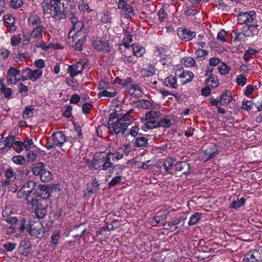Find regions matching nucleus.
Masks as SVG:
<instances>
[{
  "label": "nucleus",
  "mask_w": 262,
  "mask_h": 262,
  "mask_svg": "<svg viewBox=\"0 0 262 262\" xmlns=\"http://www.w3.org/2000/svg\"><path fill=\"white\" fill-rule=\"evenodd\" d=\"M28 24L30 26L40 25L41 19L39 16L35 14H32L28 17Z\"/></svg>",
  "instance_id": "36"
},
{
  "label": "nucleus",
  "mask_w": 262,
  "mask_h": 262,
  "mask_svg": "<svg viewBox=\"0 0 262 262\" xmlns=\"http://www.w3.org/2000/svg\"><path fill=\"white\" fill-rule=\"evenodd\" d=\"M87 61L83 59L76 62L75 64L70 66L68 69V73L70 76L74 77L81 73Z\"/></svg>",
  "instance_id": "10"
},
{
  "label": "nucleus",
  "mask_w": 262,
  "mask_h": 262,
  "mask_svg": "<svg viewBox=\"0 0 262 262\" xmlns=\"http://www.w3.org/2000/svg\"><path fill=\"white\" fill-rule=\"evenodd\" d=\"M245 200L244 198L237 199V200L233 201L230 204V206L232 208L237 209L244 205L245 203Z\"/></svg>",
  "instance_id": "47"
},
{
  "label": "nucleus",
  "mask_w": 262,
  "mask_h": 262,
  "mask_svg": "<svg viewBox=\"0 0 262 262\" xmlns=\"http://www.w3.org/2000/svg\"><path fill=\"white\" fill-rule=\"evenodd\" d=\"M181 63L186 67H192L195 64V61L192 57H185L181 60Z\"/></svg>",
  "instance_id": "38"
},
{
  "label": "nucleus",
  "mask_w": 262,
  "mask_h": 262,
  "mask_svg": "<svg viewBox=\"0 0 262 262\" xmlns=\"http://www.w3.org/2000/svg\"><path fill=\"white\" fill-rule=\"evenodd\" d=\"M227 33L224 30H222L220 31L217 35V39L221 41L222 42H224L226 40Z\"/></svg>",
  "instance_id": "60"
},
{
  "label": "nucleus",
  "mask_w": 262,
  "mask_h": 262,
  "mask_svg": "<svg viewBox=\"0 0 262 262\" xmlns=\"http://www.w3.org/2000/svg\"><path fill=\"white\" fill-rule=\"evenodd\" d=\"M15 141L13 136H9L5 140H0V154L8 151L13 146Z\"/></svg>",
  "instance_id": "15"
},
{
  "label": "nucleus",
  "mask_w": 262,
  "mask_h": 262,
  "mask_svg": "<svg viewBox=\"0 0 262 262\" xmlns=\"http://www.w3.org/2000/svg\"><path fill=\"white\" fill-rule=\"evenodd\" d=\"M12 161L16 164L23 165L25 162V159L21 156H15L12 158Z\"/></svg>",
  "instance_id": "58"
},
{
  "label": "nucleus",
  "mask_w": 262,
  "mask_h": 262,
  "mask_svg": "<svg viewBox=\"0 0 262 262\" xmlns=\"http://www.w3.org/2000/svg\"><path fill=\"white\" fill-rule=\"evenodd\" d=\"M21 40V34L14 35L11 38L10 43L12 46L16 47L19 44Z\"/></svg>",
  "instance_id": "49"
},
{
  "label": "nucleus",
  "mask_w": 262,
  "mask_h": 262,
  "mask_svg": "<svg viewBox=\"0 0 262 262\" xmlns=\"http://www.w3.org/2000/svg\"><path fill=\"white\" fill-rule=\"evenodd\" d=\"M160 113L157 111H150L146 114V120L152 121H159V118Z\"/></svg>",
  "instance_id": "40"
},
{
  "label": "nucleus",
  "mask_w": 262,
  "mask_h": 262,
  "mask_svg": "<svg viewBox=\"0 0 262 262\" xmlns=\"http://www.w3.org/2000/svg\"><path fill=\"white\" fill-rule=\"evenodd\" d=\"M36 193L38 196L43 199H48L50 195V188L45 185H38Z\"/></svg>",
  "instance_id": "22"
},
{
  "label": "nucleus",
  "mask_w": 262,
  "mask_h": 262,
  "mask_svg": "<svg viewBox=\"0 0 262 262\" xmlns=\"http://www.w3.org/2000/svg\"><path fill=\"white\" fill-rule=\"evenodd\" d=\"M1 92L7 99L10 98L12 94V90L9 88L6 87V85H3V88H1Z\"/></svg>",
  "instance_id": "52"
},
{
  "label": "nucleus",
  "mask_w": 262,
  "mask_h": 262,
  "mask_svg": "<svg viewBox=\"0 0 262 262\" xmlns=\"http://www.w3.org/2000/svg\"><path fill=\"white\" fill-rule=\"evenodd\" d=\"M259 253L256 250H250L247 253L245 256L243 260L246 262H255L258 260Z\"/></svg>",
  "instance_id": "24"
},
{
  "label": "nucleus",
  "mask_w": 262,
  "mask_h": 262,
  "mask_svg": "<svg viewBox=\"0 0 262 262\" xmlns=\"http://www.w3.org/2000/svg\"><path fill=\"white\" fill-rule=\"evenodd\" d=\"M236 82L239 85L244 86L246 84L247 78L244 75L240 74L237 76L236 78Z\"/></svg>",
  "instance_id": "55"
},
{
  "label": "nucleus",
  "mask_w": 262,
  "mask_h": 262,
  "mask_svg": "<svg viewBox=\"0 0 262 262\" xmlns=\"http://www.w3.org/2000/svg\"><path fill=\"white\" fill-rule=\"evenodd\" d=\"M34 45L36 47L41 48L42 50L44 51H47L50 49V43L47 44L43 41L42 39L39 42H36V43H34Z\"/></svg>",
  "instance_id": "57"
},
{
  "label": "nucleus",
  "mask_w": 262,
  "mask_h": 262,
  "mask_svg": "<svg viewBox=\"0 0 262 262\" xmlns=\"http://www.w3.org/2000/svg\"><path fill=\"white\" fill-rule=\"evenodd\" d=\"M171 125V121L170 119L165 117L160 120L159 121V126L164 128H169Z\"/></svg>",
  "instance_id": "53"
},
{
  "label": "nucleus",
  "mask_w": 262,
  "mask_h": 262,
  "mask_svg": "<svg viewBox=\"0 0 262 262\" xmlns=\"http://www.w3.org/2000/svg\"><path fill=\"white\" fill-rule=\"evenodd\" d=\"M34 192L31 195L24 198V203L27 205L31 206L33 209L37 208L41 204L40 200L37 199V196L34 195Z\"/></svg>",
  "instance_id": "17"
},
{
  "label": "nucleus",
  "mask_w": 262,
  "mask_h": 262,
  "mask_svg": "<svg viewBox=\"0 0 262 262\" xmlns=\"http://www.w3.org/2000/svg\"><path fill=\"white\" fill-rule=\"evenodd\" d=\"M138 105L143 109H150L152 107V103L147 100H141L139 102Z\"/></svg>",
  "instance_id": "48"
},
{
  "label": "nucleus",
  "mask_w": 262,
  "mask_h": 262,
  "mask_svg": "<svg viewBox=\"0 0 262 262\" xmlns=\"http://www.w3.org/2000/svg\"><path fill=\"white\" fill-rule=\"evenodd\" d=\"M35 187L36 183L35 181H27L18 191L17 197L21 199L32 194L31 193Z\"/></svg>",
  "instance_id": "9"
},
{
  "label": "nucleus",
  "mask_w": 262,
  "mask_h": 262,
  "mask_svg": "<svg viewBox=\"0 0 262 262\" xmlns=\"http://www.w3.org/2000/svg\"><path fill=\"white\" fill-rule=\"evenodd\" d=\"M118 9H121L126 18H131L135 15L134 9L132 6L127 4V0H119Z\"/></svg>",
  "instance_id": "13"
},
{
  "label": "nucleus",
  "mask_w": 262,
  "mask_h": 262,
  "mask_svg": "<svg viewBox=\"0 0 262 262\" xmlns=\"http://www.w3.org/2000/svg\"><path fill=\"white\" fill-rule=\"evenodd\" d=\"M258 53V51L252 48H249L247 50L244 55L243 59L245 61H248L251 57V56Z\"/></svg>",
  "instance_id": "42"
},
{
  "label": "nucleus",
  "mask_w": 262,
  "mask_h": 262,
  "mask_svg": "<svg viewBox=\"0 0 262 262\" xmlns=\"http://www.w3.org/2000/svg\"><path fill=\"white\" fill-rule=\"evenodd\" d=\"M232 100L231 92L226 91L220 97V103L222 105H227Z\"/></svg>",
  "instance_id": "26"
},
{
  "label": "nucleus",
  "mask_w": 262,
  "mask_h": 262,
  "mask_svg": "<svg viewBox=\"0 0 262 262\" xmlns=\"http://www.w3.org/2000/svg\"><path fill=\"white\" fill-rule=\"evenodd\" d=\"M176 75L180 78V82L182 84L190 82L194 77V74L192 72L185 71L183 69H177L176 71Z\"/></svg>",
  "instance_id": "12"
},
{
  "label": "nucleus",
  "mask_w": 262,
  "mask_h": 262,
  "mask_svg": "<svg viewBox=\"0 0 262 262\" xmlns=\"http://www.w3.org/2000/svg\"><path fill=\"white\" fill-rule=\"evenodd\" d=\"M34 65L37 69L42 70L45 67V63L43 59H38L34 61Z\"/></svg>",
  "instance_id": "62"
},
{
  "label": "nucleus",
  "mask_w": 262,
  "mask_h": 262,
  "mask_svg": "<svg viewBox=\"0 0 262 262\" xmlns=\"http://www.w3.org/2000/svg\"><path fill=\"white\" fill-rule=\"evenodd\" d=\"M51 238L53 245L58 244L60 238V231L59 230L54 231L51 236Z\"/></svg>",
  "instance_id": "44"
},
{
  "label": "nucleus",
  "mask_w": 262,
  "mask_h": 262,
  "mask_svg": "<svg viewBox=\"0 0 262 262\" xmlns=\"http://www.w3.org/2000/svg\"><path fill=\"white\" fill-rule=\"evenodd\" d=\"M242 104L243 108L249 111L252 109L253 103L250 100H244L242 102Z\"/></svg>",
  "instance_id": "63"
},
{
  "label": "nucleus",
  "mask_w": 262,
  "mask_h": 262,
  "mask_svg": "<svg viewBox=\"0 0 262 262\" xmlns=\"http://www.w3.org/2000/svg\"><path fill=\"white\" fill-rule=\"evenodd\" d=\"M206 83L209 87L215 88L219 85V81L216 76L211 75L206 80Z\"/></svg>",
  "instance_id": "34"
},
{
  "label": "nucleus",
  "mask_w": 262,
  "mask_h": 262,
  "mask_svg": "<svg viewBox=\"0 0 262 262\" xmlns=\"http://www.w3.org/2000/svg\"><path fill=\"white\" fill-rule=\"evenodd\" d=\"M112 112L110 115L109 120H115L117 119H120V116L123 115V112L122 111V106L121 105H117L114 106V108L112 109Z\"/></svg>",
  "instance_id": "25"
},
{
  "label": "nucleus",
  "mask_w": 262,
  "mask_h": 262,
  "mask_svg": "<svg viewBox=\"0 0 262 262\" xmlns=\"http://www.w3.org/2000/svg\"><path fill=\"white\" fill-rule=\"evenodd\" d=\"M237 21L239 24L246 25L255 24L257 21L256 14L254 11L241 12L237 15Z\"/></svg>",
  "instance_id": "4"
},
{
  "label": "nucleus",
  "mask_w": 262,
  "mask_h": 262,
  "mask_svg": "<svg viewBox=\"0 0 262 262\" xmlns=\"http://www.w3.org/2000/svg\"><path fill=\"white\" fill-rule=\"evenodd\" d=\"M78 7L79 9L81 11H88L89 12V6L86 2L83 0H80L78 2Z\"/></svg>",
  "instance_id": "54"
},
{
  "label": "nucleus",
  "mask_w": 262,
  "mask_h": 262,
  "mask_svg": "<svg viewBox=\"0 0 262 262\" xmlns=\"http://www.w3.org/2000/svg\"><path fill=\"white\" fill-rule=\"evenodd\" d=\"M33 172L35 175H39L41 180L43 178H50V172L45 169L44 164L42 162L38 163L33 168Z\"/></svg>",
  "instance_id": "14"
},
{
  "label": "nucleus",
  "mask_w": 262,
  "mask_h": 262,
  "mask_svg": "<svg viewBox=\"0 0 262 262\" xmlns=\"http://www.w3.org/2000/svg\"><path fill=\"white\" fill-rule=\"evenodd\" d=\"M125 35V36L122 40V44L124 47L128 48L129 44L133 41V35L128 33H126Z\"/></svg>",
  "instance_id": "43"
},
{
  "label": "nucleus",
  "mask_w": 262,
  "mask_h": 262,
  "mask_svg": "<svg viewBox=\"0 0 262 262\" xmlns=\"http://www.w3.org/2000/svg\"><path fill=\"white\" fill-rule=\"evenodd\" d=\"M23 142L18 141L14 142L13 148L17 153H20L23 151Z\"/></svg>",
  "instance_id": "61"
},
{
  "label": "nucleus",
  "mask_w": 262,
  "mask_h": 262,
  "mask_svg": "<svg viewBox=\"0 0 262 262\" xmlns=\"http://www.w3.org/2000/svg\"><path fill=\"white\" fill-rule=\"evenodd\" d=\"M92 165L95 169L105 170L112 166L110 157L106 153H96L93 157Z\"/></svg>",
  "instance_id": "3"
},
{
  "label": "nucleus",
  "mask_w": 262,
  "mask_h": 262,
  "mask_svg": "<svg viewBox=\"0 0 262 262\" xmlns=\"http://www.w3.org/2000/svg\"><path fill=\"white\" fill-rule=\"evenodd\" d=\"M61 0H51L50 3L42 2V8L46 14L52 16L55 20L61 19L65 17L63 10L60 7Z\"/></svg>",
  "instance_id": "2"
},
{
  "label": "nucleus",
  "mask_w": 262,
  "mask_h": 262,
  "mask_svg": "<svg viewBox=\"0 0 262 262\" xmlns=\"http://www.w3.org/2000/svg\"><path fill=\"white\" fill-rule=\"evenodd\" d=\"M117 95V90L111 84L107 89L100 91L98 94V96L99 97H105L113 98L115 97Z\"/></svg>",
  "instance_id": "20"
},
{
  "label": "nucleus",
  "mask_w": 262,
  "mask_h": 262,
  "mask_svg": "<svg viewBox=\"0 0 262 262\" xmlns=\"http://www.w3.org/2000/svg\"><path fill=\"white\" fill-rule=\"evenodd\" d=\"M174 169L177 171H183V173L187 174L190 172V165L185 161L177 162L174 165Z\"/></svg>",
  "instance_id": "23"
},
{
  "label": "nucleus",
  "mask_w": 262,
  "mask_h": 262,
  "mask_svg": "<svg viewBox=\"0 0 262 262\" xmlns=\"http://www.w3.org/2000/svg\"><path fill=\"white\" fill-rule=\"evenodd\" d=\"M23 74L22 81H24L28 79L32 81H36L42 75V70L40 69L32 70L29 68H26L21 71Z\"/></svg>",
  "instance_id": "5"
},
{
  "label": "nucleus",
  "mask_w": 262,
  "mask_h": 262,
  "mask_svg": "<svg viewBox=\"0 0 262 262\" xmlns=\"http://www.w3.org/2000/svg\"><path fill=\"white\" fill-rule=\"evenodd\" d=\"M4 21L5 26L10 28L11 31H15L16 28L15 24L14 17L10 14H6L4 16Z\"/></svg>",
  "instance_id": "27"
},
{
  "label": "nucleus",
  "mask_w": 262,
  "mask_h": 262,
  "mask_svg": "<svg viewBox=\"0 0 262 262\" xmlns=\"http://www.w3.org/2000/svg\"><path fill=\"white\" fill-rule=\"evenodd\" d=\"M155 68L154 66L150 64H146L144 65L142 68L140 73L142 76L150 77L155 74Z\"/></svg>",
  "instance_id": "28"
},
{
  "label": "nucleus",
  "mask_w": 262,
  "mask_h": 262,
  "mask_svg": "<svg viewBox=\"0 0 262 262\" xmlns=\"http://www.w3.org/2000/svg\"><path fill=\"white\" fill-rule=\"evenodd\" d=\"M133 54L137 57H140L145 53V49L140 45H132Z\"/></svg>",
  "instance_id": "32"
},
{
  "label": "nucleus",
  "mask_w": 262,
  "mask_h": 262,
  "mask_svg": "<svg viewBox=\"0 0 262 262\" xmlns=\"http://www.w3.org/2000/svg\"><path fill=\"white\" fill-rule=\"evenodd\" d=\"M110 157V160L112 159L113 161L118 160L122 158L123 154L120 151H116L114 149H110L108 153H106Z\"/></svg>",
  "instance_id": "33"
},
{
  "label": "nucleus",
  "mask_w": 262,
  "mask_h": 262,
  "mask_svg": "<svg viewBox=\"0 0 262 262\" xmlns=\"http://www.w3.org/2000/svg\"><path fill=\"white\" fill-rule=\"evenodd\" d=\"M23 75H20V71L14 67H11L6 77L7 82L9 84H16L18 81H22Z\"/></svg>",
  "instance_id": "8"
},
{
  "label": "nucleus",
  "mask_w": 262,
  "mask_h": 262,
  "mask_svg": "<svg viewBox=\"0 0 262 262\" xmlns=\"http://www.w3.org/2000/svg\"><path fill=\"white\" fill-rule=\"evenodd\" d=\"M23 146L26 150H29L34 146L33 142L32 139H27L24 141Z\"/></svg>",
  "instance_id": "59"
},
{
  "label": "nucleus",
  "mask_w": 262,
  "mask_h": 262,
  "mask_svg": "<svg viewBox=\"0 0 262 262\" xmlns=\"http://www.w3.org/2000/svg\"><path fill=\"white\" fill-rule=\"evenodd\" d=\"M177 31L179 37L185 41L190 40L196 35L195 32L191 31L189 29L184 28H179Z\"/></svg>",
  "instance_id": "16"
},
{
  "label": "nucleus",
  "mask_w": 262,
  "mask_h": 262,
  "mask_svg": "<svg viewBox=\"0 0 262 262\" xmlns=\"http://www.w3.org/2000/svg\"><path fill=\"white\" fill-rule=\"evenodd\" d=\"M201 213H195L193 215H192L190 218L189 221L188 222V225L189 226H193L198 223V222L200 220Z\"/></svg>",
  "instance_id": "46"
},
{
  "label": "nucleus",
  "mask_w": 262,
  "mask_h": 262,
  "mask_svg": "<svg viewBox=\"0 0 262 262\" xmlns=\"http://www.w3.org/2000/svg\"><path fill=\"white\" fill-rule=\"evenodd\" d=\"M217 69L221 75H226L230 72L231 68L225 63L222 62L219 65Z\"/></svg>",
  "instance_id": "39"
},
{
  "label": "nucleus",
  "mask_w": 262,
  "mask_h": 262,
  "mask_svg": "<svg viewBox=\"0 0 262 262\" xmlns=\"http://www.w3.org/2000/svg\"><path fill=\"white\" fill-rule=\"evenodd\" d=\"M83 28V24L81 20L74 24L73 25V27L69 33V37L73 38V39L77 37L78 34L81 32Z\"/></svg>",
  "instance_id": "21"
},
{
  "label": "nucleus",
  "mask_w": 262,
  "mask_h": 262,
  "mask_svg": "<svg viewBox=\"0 0 262 262\" xmlns=\"http://www.w3.org/2000/svg\"><path fill=\"white\" fill-rule=\"evenodd\" d=\"M16 244L14 243L6 242L3 245V247L5 250L9 252L12 251L15 249Z\"/></svg>",
  "instance_id": "56"
},
{
  "label": "nucleus",
  "mask_w": 262,
  "mask_h": 262,
  "mask_svg": "<svg viewBox=\"0 0 262 262\" xmlns=\"http://www.w3.org/2000/svg\"><path fill=\"white\" fill-rule=\"evenodd\" d=\"M23 5L22 0H11L10 1V6L14 9H17L21 7Z\"/></svg>",
  "instance_id": "64"
},
{
  "label": "nucleus",
  "mask_w": 262,
  "mask_h": 262,
  "mask_svg": "<svg viewBox=\"0 0 262 262\" xmlns=\"http://www.w3.org/2000/svg\"><path fill=\"white\" fill-rule=\"evenodd\" d=\"M176 161L171 158L166 159L163 163V166L166 172L170 170L175 165Z\"/></svg>",
  "instance_id": "41"
},
{
  "label": "nucleus",
  "mask_w": 262,
  "mask_h": 262,
  "mask_svg": "<svg viewBox=\"0 0 262 262\" xmlns=\"http://www.w3.org/2000/svg\"><path fill=\"white\" fill-rule=\"evenodd\" d=\"M139 130V127H138L137 126H133L130 130L129 133H127L126 134V136L124 135V134H122L121 135L122 138H123V139H124L126 137H128L129 135H130L133 137H135L138 135Z\"/></svg>",
  "instance_id": "51"
},
{
  "label": "nucleus",
  "mask_w": 262,
  "mask_h": 262,
  "mask_svg": "<svg viewBox=\"0 0 262 262\" xmlns=\"http://www.w3.org/2000/svg\"><path fill=\"white\" fill-rule=\"evenodd\" d=\"M95 50L99 52H107L110 51L109 40L106 37L96 39L93 43Z\"/></svg>",
  "instance_id": "7"
},
{
  "label": "nucleus",
  "mask_w": 262,
  "mask_h": 262,
  "mask_svg": "<svg viewBox=\"0 0 262 262\" xmlns=\"http://www.w3.org/2000/svg\"><path fill=\"white\" fill-rule=\"evenodd\" d=\"M35 211V214L36 216L38 219L43 218L46 214L47 210L46 207L43 206L42 204L40 205V206L37 208L33 209Z\"/></svg>",
  "instance_id": "37"
},
{
  "label": "nucleus",
  "mask_w": 262,
  "mask_h": 262,
  "mask_svg": "<svg viewBox=\"0 0 262 262\" xmlns=\"http://www.w3.org/2000/svg\"><path fill=\"white\" fill-rule=\"evenodd\" d=\"M28 226V229H29L30 234L37 238H41L43 232V229L40 222L31 221Z\"/></svg>",
  "instance_id": "11"
},
{
  "label": "nucleus",
  "mask_w": 262,
  "mask_h": 262,
  "mask_svg": "<svg viewBox=\"0 0 262 262\" xmlns=\"http://www.w3.org/2000/svg\"><path fill=\"white\" fill-rule=\"evenodd\" d=\"M134 110L130 109L120 119H117L116 120H108V125L110 131H113L115 134L123 133L132 122L133 118L130 116V114Z\"/></svg>",
  "instance_id": "1"
},
{
  "label": "nucleus",
  "mask_w": 262,
  "mask_h": 262,
  "mask_svg": "<svg viewBox=\"0 0 262 262\" xmlns=\"http://www.w3.org/2000/svg\"><path fill=\"white\" fill-rule=\"evenodd\" d=\"M135 144L137 147H142L147 144V139L144 137H139L136 138Z\"/></svg>",
  "instance_id": "50"
},
{
  "label": "nucleus",
  "mask_w": 262,
  "mask_h": 262,
  "mask_svg": "<svg viewBox=\"0 0 262 262\" xmlns=\"http://www.w3.org/2000/svg\"><path fill=\"white\" fill-rule=\"evenodd\" d=\"M52 138L53 144L58 147H61L66 141V137L62 132L53 133Z\"/></svg>",
  "instance_id": "19"
},
{
  "label": "nucleus",
  "mask_w": 262,
  "mask_h": 262,
  "mask_svg": "<svg viewBox=\"0 0 262 262\" xmlns=\"http://www.w3.org/2000/svg\"><path fill=\"white\" fill-rule=\"evenodd\" d=\"M257 21L255 24L245 25L243 27V34L245 36H251L257 34L258 32Z\"/></svg>",
  "instance_id": "18"
},
{
  "label": "nucleus",
  "mask_w": 262,
  "mask_h": 262,
  "mask_svg": "<svg viewBox=\"0 0 262 262\" xmlns=\"http://www.w3.org/2000/svg\"><path fill=\"white\" fill-rule=\"evenodd\" d=\"M145 127L147 129H151L159 126V121H152L146 120L145 123Z\"/></svg>",
  "instance_id": "45"
},
{
  "label": "nucleus",
  "mask_w": 262,
  "mask_h": 262,
  "mask_svg": "<svg viewBox=\"0 0 262 262\" xmlns=\"http://www.w3.org/2000/svg\"><path fill=\"white\" fill-rule=\"evenodd\" d=\"M128 92L130 95L135 97H140L143 95V92L140 87L136 84H132L130 86Z\"/></svg>",
  "instance_id": "31"
},
{
  "label": "nucleus",
  "mask_w": 262,
  "mask_h": 262,
  "mask_svg": "<svg viewBox=\"0 0 262 262\" xmlns=\"http://www.w3.org/2000/svg\"><path fill=\"white\" fill-rule=\"evenodd\" d=\"M46 32V28L42 25H38L32 31L30 38L27 40L28 42L32 43L39 42L43 39V33Z\"/></svg>",
  "instance_id": "6"
},
{
  "label": "nucleus",
  "mask_w": 262,
  "mask_h": 262,
  "mask_svg": "<svg viewBox=\"0 0 262 262\" xmlns=\"http://www.w3.org/2000/svg\"><path fill=\"white\" fill-rule=\"evenodd\" d=\"M164 83L167 87L177 89L178 84L177 83V78L173 75H170L164 80Z\"/></svg>",
  "instance_id": "29"
},
{
  "label": "nucleus",
  "mask_w": 262,
  "mask_h": 262,
  "mask_svg": "<svg viewBox=\"0 0 262 262\" xmlns=\"http://www.w3.org/2000/svg\"><path fill=\"white\" fill-rule=\"evenodd\" d=\"M34 106L33 105H27L25 107L23 116L25 119L31 118L34 115Z\"/></svg>",
  "instance_id": "35"
},
{
  "label": "nucleus",
  "mask_w": 262,
  "mask_h": 262,
  "mask_svg": "<svg viewBox=\"0 0 262 262\" xmlns=\"http://www.w3.org/2000/svg\"><path fill=\"white\" fill-rule=\"evenodd\" d=\"M99 184H98L97 182H89L87 184V192H85V194L86 195H90L94 192H96V191L99 189Z\"/></svg>",
  "instance_id": "30"
}]
</instances>
